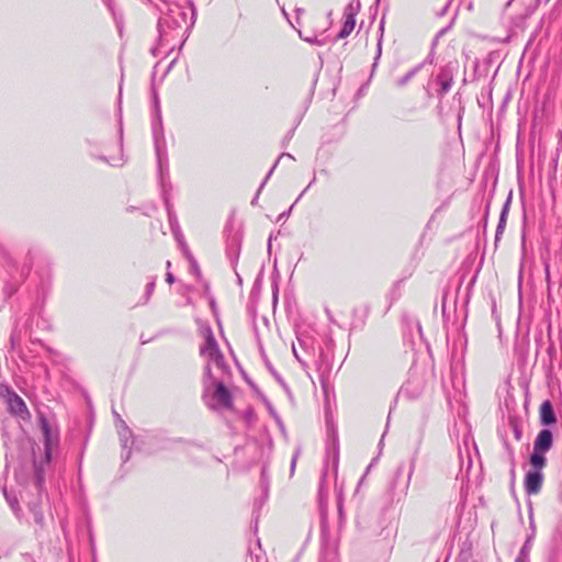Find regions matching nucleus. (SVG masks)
I'll return each mask as SVG.
<instances>
[{"label":"nucleus","mask_w":562,"mask_h":562,"mask_svg":"<svg viewBox=\"0 0 562 562\" xmlns=\"http://www.w3.org/2000/svg\"><path fill=\"white\" fill-rule=\"evenodd\" d=\"M37 423L45 447L44 458L40 461L34 459V486L37 492H41L45 480V465L50 462L53 450L58 445V430L54 419L47 417L43 412H38Z\"/></svg>","instance_id":"f257e3e1"},{"label":"nucleus","mask_w":562,"mask_h":562,"mask_svg":"<svg viewBox=\"0 0 562 562\" xmlns=\"http://www.w3.org/2000/svg\"><path fill=\"white\" fill-rule=\"evenodd\" d=\"M204 389L205 392H210L212 387H214L212 394V402L209 405L212 408H231L233 405L232 396L229 391L225 387L223 382L218 381L217 378L213 374L212 368L210 364L205 366L204 369Z\"/></svg>","instance_id":"f03ea898"},{"label":"nucleus","mask_w":562,"mask_h":562,"mask_svg":"<svg viewBox=\"0 0 562 562\" xmlns=\"http://www.w3.org/2000/svg\"><path fill=\"white\" fill-rule=\"evenodd\" d=\"M204 344L200 347V353L207 360V364L215 367L217 371H225L226 364L224 356L220 350L217 341L213 335L212 328L205 326L202 328Z\"/></svg>","instance_id":"7ed1b4c3"},{"label":"nucleus","mask_w":562,"mask_h":562,"mask_svg":"<svg viewBox=\"0 0 562 562\" xmlns=\"http://www.w3.org/2000/svg\"><path fill=\"white\" fill-rule=\"evenodd\" d=\"M0 397H2L8 406L11 415H14L23 420H30L31 414L23 398L15 393V391L7 384L0 383Z\"/></svg>","instance_id":"20e7f679"},{"label":"nucleus","mask_w":562,"mask_h":562,"mask_svg":"<svg viewBox=\"0 0 562 562\" xmlns=\"http://www.w3.org/2000/svg\"><path fill=\"white\" fill-rule=\"evenodd\" d=\"M361 9L360 0H351L344 10V24L337 38L342 40L350 35L356 26V16Z\"/></svg>","instance_id":"39448f33"},{"label":"nucleus","mask_w":562,"mask_h":562,"mask_svg":"<svg viewBox=\"0 0 562 562\" xmlns=\"http://www.w3.org/2000/svg\"><path fill=\"white\" fill-rule=\"evenodd\" d=\"M119 133H120V137L115 144L119 155L117 156L110 155L108 148H104L102 154L99 155V159L105 161L106 164H109L110 166H113V167L122 166L124 164V158H123V154H122V134H123L122 126H120Z\"/></svg>","instance_id":"423d86ee"},{"label":"nucleus","mask_w":562,"mask_h":562,"mask_svg":"<svg viewBox=\"0 0 562 562\" xmlns=\"http://www.w3.org/2000/svg\"><path fill=\"white\" fill-rule=\"evenodd\" d=\"M543 482V474L540 471H529L525 477V490L528 495L538 494Z\"/></svg>","instance_id":"0eeeda50"},{"label":"nucleus","mask_w":562,"mask_h":562,"mask_svg":"<svg viewBox=\"0 0 562 562\" xmlns=\"http://www.w3.org/2000/svg\"><path fill=\"white\" fill-rule=\"evenodd\" d=\"M553 442V436L552 432L549 429H542L533 443V450L540 451V452H547L551 449Z\"/></svg>","instance_id":"6e6552de"},{"label":"nucleus","mask_w":562,"mask_h":562,"mask_svg":"<svg viewBox=\"0 0 562 562\" xmlns=\"http://www.w3.org/2000/svg\"><path fill=\"white\" fill-rule=\"evenodd\" d=\"M540 420L543 425H552L557 417L550 401H544L540 406Z\"/></svg>","instance_id":"1a4fd4ad"},{"label":"nucleus","mask_w":562,"mask_h":562,"mask_svg":"<svg viewBox=\"0 0 562 562\" xmlns=\"http://www.w3.org/2000/svg\"><path fill=\"white\" fill-rule=\"evenodd\" d=\"M508 204H509V201H507L502 210V213H501V216H499V221H498V224H497V227H496V233H495V241L499 240L502 234L504 233L505 231V226H506V221H507V213H508Z\"/></svg>","instance_id":"9d476101"},{"label":"nucleus","mask_w":562,"mask_h":562,"mask_svg":"<svg viewBox=\"0 0 562 562\" xmlns=\"http://www.w3.org/2000/svg\"><path fill=\"white\" fill-rule=\"evenodd\" d=\"M544 452H540V451H537V450H533L531 457H530V463L532 465V468L535 469L533 471H540L541 472V469L546 465V457L543 456Z\"/></svg>","instance_id":"9b49d317"},{"label":"nucleus","mask_w":562,"mask_h":562,"mask_svg":"<svg viewBox=\"0 0 562 562\" xmlns=\"http://www.w3.org/2000/svg\"><path fill=\"white\" fill-rule=\"evenodd\" d=\"M415 469H416V454H414L409 461V470H408V473H407V479H406V483L403 487V490L401 491V496L402 497H405L408 493V488L411 486V482H412V477H413V474L415 472Z\"/></svg>","instance_id":"f8f14e48"},{"label":"nucleus","mask_w":562,"mask_h":562,"mask_svg":"<svg viewBox=\"0 0 562 562\" xmlns=\"http://www.w3.org/2000/svg\"><path fill=\"white\" fill-rule=\"evenodd\" d=\"M437 79L440 82L441 91L443 93L448 92L451 88V81H452L450 74L447 70H442L439 74Z\"/></svg>","instance_id":"ddd939ff"},{"label":"nucleus","mask_w":562,"mask_h":562,"mask_svg":"<svg viewBox=\"0 0 562 562\" xmlns=\"http://www.w3.org/2000/svg\"><path fill=\"white\" fill-rule=\"evenodd\" d=\"M3 495L8 502V504L10 505L11 509L18 514L19 510H20V507H19V501L18 498L14 496V495H11L7 488H3Z\"/></svg>","instance_id":"4468645a"},{"label":"nucleus","mask_w":562,"mask_h":562,"mask_svg":"<svg viewBox=\"0 0 562 562\" xmlns=\"http://www.w3.org/2000/svg\"><path fill=\"white\" fill-rule=\"evenodd\" d=\"M29 507H30V510L33 513V516H34V520L36 524L38 525H42L43 521H44V516L43 514L37 509V505L36 504H29Z\"/></svg>","instance_id":"2eb2a0df"},{"label":"nucleus","mask_w":562,"mask_h":562,"mask_svg":"<svg viewBox=\"0 0 562 562\" xmlns=\"http://www.w3.org/2000/svg\"><path fill=\"white\" fill-rule=\"evenodd\" d=\"M383 30H384V19H382V20H381V22H380V31H381V34H380V38H379V41H378V52H376L375 61H374V64H373V67H375V66H376V61H378V59L380 58L381 53H382Z\"/></svg>","instance_id":"dca6fc26"},{"label":"nucleus","mask_w":562,"mask_h":562,"mask_svg":"<svg viewBox=\"0 0 562 562\" xmlns=\"http://www.w3.org/2000/svg\"><path fill=\"white\" fill-rule=\"evenodd\" d=\"M419 70V67H416L414 69H412L411 71H408L405 76H403L402 78H400L397 80V86L398 87H403L405 86L414 76L415 74Z\"/></svg>","instance_id":"f3484780"},{"label":"nucleus","mask_w":562,"mask_h":562,"mask_svg":"<svg viewBox=\"0 0 562 562\" xmlns=\"http://www.w3.org/2000/svg\"><path fill=\"white\" fill-rule=\"evenodd\" d=\"M528 542L527 541L524 547L521 548L518 557L516 558L515 562H529L528 561Z\"/></svg>","instance_id":"a211bd4d"},{"label":"nucleus","mask_w":562,"mask_h":562,"mask_svg":"<svg viewBox=\"0 0 562 562\" xmlns=\"http://www.w3.org/2000/svg\"><path fill=\"white\" fill-rule=\"evenodd\" d=\"M10 340H11L12 348H15V346L19 345V342L21 340V330L18 328V326L13 329Z\"/></svg>","instance_id":"6ab92c4d"},{"label":"nucleus","mask_w":562,"mask_h":562,"mask_svg":"<svg viewBox=\"0 0 562 562\" xmlns=\"http://www.w3.org/2000/svg\"><path fill=\"white\" fill-rule=\"evenodd\" d=\"M130 434H131V431H130V429L126 426H124L123 431H120V437H121L123 449H127L128 448V437H127V435H130Z\"/></svg>","instance_id":"aec40b11"},{"label":"nucleus","mask_w":562,"mask_h":562,"mask_svg":"<svg viewBox=\"0 0 562 562\" xmlns=\"http://www.w3.org/2000/svg\"><path fill=\"white\" fill-rule=\"evenodd\" d=\"M155 285H156L155 279L147 283L146 289H145V302H147L149 300V297L151 296V294L155 290Z\"/></svg>","instance_id":"412c9836"},{"label":"nucleus","mask_w":562,"mask_h":562,"mask_svg":"<svg viewBox=\"0 0 562 562\" xmlns=\"http://www.w3.org/2000/svg\"><path fill=\"white\" fill-rule=\"evenodd\" d=\"M169 221H170V225H171L175 237L177 238V240L179 243H181L180 235H179V227L176 226V220L172 217V215L170 213H169Z\"/></svg>","instance_id":"4be33fe9"},{"label":"nucleus","mask_w":562,"mask_h":562,"mask_svg":"<svg viewBox=\"0 0 562 562\" xmlns=\"http://www.w3.org/2000/svg\"><path fill=\"white\" fill-rule=\"evenodd\" d=\"M283 158H289L291 160H294V157L291 155V154H288V153H284L282 154L279 159L277 160V162L273 165V167L270 169V171L268 172V177L271 176L272 171L274 170V168L277 167L278 162L283 159Z\"/></svg>","instance_id":"5701e85b"},{"label":"nucleus","mask_w":562,"mask_h":562,"mask_svg":"<svg viewBox=\"0 0 562 562\" xmlns=\"http://www.w3.org/2000/svg\"><path fill=\"white\" fill-rule=\"evenodd\" d=\"M402 473H403V468H402V467L397 468V470H396V472H395L394 481H393V483H392V488H393V490L395 488V483H396V481L400 479V476L402 475Z\"/></svg>","instance_id":"b1692460"},{"label":"nucleus","mask_w":562,"mask_h":562,"mask_svg":"<svg viewBox=\"0 0 562 562\" xmlns=\"http://www.w3.org/2000/svg\"><path fill=\"white\" fill-rule=\"evenodd\" d=\"M514 435H515L516 440H520V438H521V431H520V429L517 427V425H514Z\"/></svg>","instance_id":"393cba45"},{"label":"nucleus","mask_w":562,"mask_h":562,"mask_svg":"<svg viewBox=\"0 0 562 562\" xmlns=\"http://www.w3.org/2000/svg\"><path fill=\"white\" fill-rule=\"evenodd\" d=\"M166 281L169 283V284H172L175 282V277L172 276V273L168 272L166 274Z\"/></svg>","instance_id":"a878e982"},{"label":"nucleus","mask_w":562,"mask_h":562,"mask_svg":"<svg viewBox=\"0 0 562 562\" xmlns=\"http://www.w3.org/2000/svg\"><path fill=\"white\" fill-rule=\"evenodd\" d=\"M296 460H297V453H295L292 458V462H291V472L294 471L295 469V464H296Z\"/></svg>","instance_id":"bb28decb"},{"label":"nucleus","mask_w":562,"mask_h":562,"mask_svg":"<svg viewBox=\"0 0 562 562\" xmlns=\"http://www.w3.org/2000/svg\"><path fill=\"white\" fill-rule=\"evenodd\" d=\"M315 180H316V177L314 176L313 179L311 180V182L308 183V186L306 187V189L304 190V192H306V190L312 187V184L315 182Z\"/></svg>","instance_id":"cd10ccee"},{"label":"nucleus","mask_w":562,"mask_h":562,"mask_svg":"<svg viewBox=\"0 0 562 562\" xmlns=\"http://www.w3.org/2000/svg\"><path fill=\"white\" fill-rule=\"evenodd\" d=\"M268 176L266 177L265 181L262 182L261 187L258 188L257 190V193H260V191L262 190V187L265 186L266 181L268 180Z\"/></svg>","instance_id":"c85d7f7f"},{"label":"nucleus","mask_w":562,"mask_h":562,"mask_svg":"<svg viewBox=\"0 0 562 562\" xmlns=\"http://www.w3.org/2000/svg\"><path fill=\"white\" fill-rule=\"evenodd\" d=\"M268 176L266 177L265 181L262 182L261 187L258 188L257 190V193H260V191L262 190V187L265 186L266 181L268 180Z\"/></svg>","instance_id":"c756f323"},{"label":"nucleus","mask_w":562,"mask_h":562,"mask_svg":"<svg viewBox=\"0 0 562 562\" xmlns=\"http://www.w3.org/2000/svg\"><path fill=\"white\" fill-rule=\"evenodd\" d=\"M268 176L266 177L265 181L262 182L261 187L258 188L257 190V193H260V191L262 190V187L265 186L266 181L268 180Z\"/></svg>","instance_id":"7c9ffc66"},{"label":"nucleus","mask_w":562,"mask_h":562,"mask_svg":"<svg viewBox=\"0 0 562 562\" xmlns=\"http://www.w3.org/2000/svg\"><path fill=\"white\" fill-rule=\"evenodd\" d=\"M131 451L128 450L125 456H123L124 461H127L130 459Z\"/></svg>","instance_id":"2f4dec72"},{"label":"nucleus","mask_w":562,"mask_h":562,"mask_svg":"<svg viewBox=\"0 0 562 562\" xmlns=\"http://www.w3.org/2000/svg\"><path fill=\"white\" fill-rule=\"evenodd\" d=\"M546 276H547V279H549L550 273H549V265L548 263H546Z\"/></svg>","instance_id":"473e14b6"},{"label":"nucleus","mask_w":562,"mask_h":562,"mask_svg":"<svg viewBox=\"0 0 562 562\" xmlns=\"http://www.w3.org/2000/svg\"><path fill=\"white\" fill-rule=\"evenodd\" d=\"M154 99H155L156 108H158V97H157V94H155Z\"/></svg>","instance_id":"72a5a7b5"},{"label":"nucleus","mask_w":562,"mask_h":562,"mask_svg":"<svg viewBox=\"0 0 562 562\" xmlns=\"http://www.w3.org/2000/svg\"><path fill=\"white\" fill-rule=\"evenodd\" d=\"M293 352H294V355H295L296 359H299V356H297V353H296V349H295V348H293Z\"/></svg>","instance_id":"f704fd0d"},{"label":"nucleus","mask_w":562,"mask_h":562,"mask_svg":"<svg viewBox=\"0 0 562 562\" xmlns=\"http://www.w3.org/2000/svg\"><path fill=\"white\" fill-rule=\"evenodd\" d=\"M265 476H266V470L263 469L262 470V479H265Z\"/></svg>","instance_id":"c9c22d12"},{"label":"nucleus","mask_w":562,"mask_h":562,"mask_svg":"<svg viewBox=\"0 0 562 562\" xmlns=\"http://www.w3.org/2000/svg\"><path fill=\"white\" fill-rule=\"evenodd\" d=\"M157 156L158 158L160 159V153H159V149L157 148Z\"/></svg>","instance_id":"e433bc0d"},{"label":"nucleus","mask_w":562,"mask_h":562,"mask_svg":"<svg viewBox=\"0 0 562 562\" xmlns=\"http://www.w3.org/2000/svg\"><path fill=\"white\" fill-rule=\"evenodd\" d=\"M171 263L170 261H167V268H170Z\"/></svg>","instance_id":"4c0bfd02"}]
</instances>
